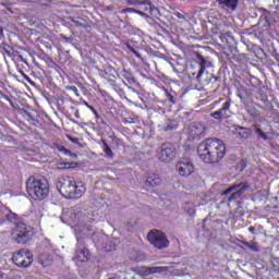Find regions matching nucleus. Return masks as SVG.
Returning a JSON list of instances; mask_svg holds the SVG:
<instances>
[{
    "label": "nucleus",
    "instance_id": "f257e3e1",
    "mask_svg": "<svg viewBox=\"0 0 279 279\" xmlns=\"http://www.w3.org/2000/svg\"><path fill=\"white\" fill-rule=\"evenodd\" d=\"M197 156L207 165H217L225 159L226 145L218 138L203 140L197 146Z\"/></svg>",
    "mask_w": 279,
    "mask_h": 279
},
{
    "label": "nucleus",
    "instance_id": "f03ea898",
    "mask_svg": "<svg viewBox=\"0 0 279 279\" xmlns=\"http://www.w3.org/2000/svg\"><path fill=\"white\" fill-rule=\"evenodd\" d=\"M56 189H58L61 196L68 199H80L86 191L83 182H75V179L71 177L61 178L56 183Z\"/></svg>",
    "mask_w": 279,
    "mask_h": 279
},
{
    "label": "nucleus",
    "instance_id": "7ed1b4c3",
    "mask_svg": "<svg viewBox=\"0 0 279 279\" xmlns=\"http://www.w3.org/2000/svg\"><path fill=\"white\" fill-rule=\"evenodd\" d=\"M50 193V185L45 178L28 177L26 179V195L35 202L45 201Z\"/></svg>",
    "mask_w": 279,
    "mask_h": 279
},
{
    "label": "nucleus",
    "instance_id": "20e7f679",
    "mask_svg": "<svg viewBox=\"0 0 279 279\" xmlns=\"http://www.w3.org/2000/svg\"><path fill=\"white\" fill-rule=\"evenodd\" d=\"M11 262L19 268H28L33 265V254L27 248H21L13 253Z\"/></svg>",
    "mask_w": 279,
    "mask_h": 279
},
{
    "label": "nucleus",
    "instance_id": "39448f33",
    "mask_svg": "<svg viewBox=\"0 0 279 279\" xmlns=\"http://www.w3.org/2000/svg\"><path fill=\"white\" fill-rule=\"evenodd\" d=\"M146 239L148 240V243L150 245L155 246V248L162 250L168 246H170V241L166 238L165 232L160 230H150L148 234L146 235Z\"/></svg>",
    "mask_w": 279,
    "mask_h": 279
},
{
    "label": "nucleus",
    "instance_id": "423d86ee",
    "mask_svg": "<svg viewBox=\"0 0 279 279\" xmlns=\"http://www.w3.org/2000/svg\"><path fill=\"white\" fill-rule=\"evenodd\" d=\"M29 233L27 223L17 222L13 229V240L17 244L25 245L28 242Z\"/></svg>",
    "mask_w": 279,
    "mask_h": 279
},
{
    "label": "nucleus",
    "instance_id": "0eeeda50",
    "mask_svg": "<svg viewBox=\"0 0 279 279\" xmlns=\"http://www.w3.org/2000/svg\"><path fill=\"white\" fill-rule=\"evenodd\" d=\"M248 186L247 183H235L232 186L226 189L225 193H222V195H228L230 193H232V195H230V197L228 198V202H232V201H236L240 197H242L243 193H245V191H247ZM238 190V191H235ZM235 191V192H234Z\"/></svg>",
    "mask_w": 279,
    "mask_h": 279
},
{
    "label": "nucleus",
    "instance_id": "6e6552de",
    "mask_svg": "<svg viewBox=\"0 0 279 279\" xmlns=\"http://www.w3.org/2000/svg\"><path fill=\"white\" fill-rule=\"evenodd\" d=\"M175 159V148L172 144H162L160 151L158 153V160L162 162H172Z\"/></svg>",
    "mask_w": 279,
    "mask_h": 279
},
{
    "label": "nucleus",
    "instance_id": "1a4fd4ad",
    "mask_svg": "<svg viewBox=\"0 0 279 279\" xmlns=\"http://www.w3.org/2000/svg\"><path fill=\"white\" fill-rule=\"evenodd\" d=\"M185 133L190 136V141H199L205 137V126L199 123H191L185 129Z\"/></svg>",
    "mask_w": 279,
    "mask_h": 279
},
{
    "label": "nucleus",
    "instance_id": "9d476101",
    "mask_svg": "<svg viewBox=\"0 0 279 279\" xmlns=\"http://www.w3.org/2000/svg\"><path fill=\"white\" fill-rule=\"evenodd\" d=\"M98 74L100 77L105 78L110 85L114 86L116 81L119 77L118 72L116 71L114 66L105 65L102 69L98 70Z\"/></svg>",
    "mask_w": 279,
    "mask_h": 279
},
{
    "label": "nucleus",
    "instance_id": "9b49d317",
    "mask_svg": "<svg viewBox=\"0 0 279 279\" xmlns=\"http://www.w3.org/2000/svg\"><path fill=\"white\" fill-rule=\"evenodd\" d=\"M175 170L181 177L185 178L190 177L195 171V168L189 159H180V161L175 163Z\"/></svg>",
    "mask_w": 279,
    "mask_h": 279
},
{
    "label": "nucleus",
    "instance_id": "f8f14e48",
    "mask_svg": "<svg viewBox=\"0 0 279 279\" xmlns=\"http://www.w3.org/2000/svg\"><path fill=\"white\" fill-rule=\"evenodd\" d=\"M89 258H90V251H88L84 242L78 241L77 248L75 250V257H73V259L84 263V262H87Z\"/></svg>",
    "mask_w": 279,
    "mask_h": 279
},
{
    "label": "nucleus",
    "instance_id": "ddd939ff",
    "mask_svg": "<svg viewBox=\"0 0 279 279\" xmlns=\"http://www.w3.org/2000/svg\"><path fill=\"white\" fill-rule=\"evenodd\" d=\"M137 10L147 13L150 19H157L159 15V11L157 8H155V4L150 2V0H143V4H137Z\"/></svg>",
    "mask_w": 279,
    "mask_h": 279
},
{
    "label": "nucleus",
    "instance_id": "4468645a",
    "mask_svg": "<svg viewBox=\"0 0 279 279\" xmlns=\"http://www.w3.org/2000/svg\"><path fill=\"white\" fill-rule=\"evenodd\" d=\"M232 106V99H228L222 104V108L218 109L217 111L210 113V117L215 120H222L228 118V112H230V107Z\"/></svg>",
    "mask_w": 279,
    "mask_h": 279
},
{
    "label": "nucleus",
    "instance_id": "2eb2a0df",
    "mask_svg": "<svg viewBox=\"0 0 279 279\" xmlns=\"http://www.w3.org/2000/svg\"><path fill=\"white\" fill-rule=\"evenodd\" d=\"M195 62L197 63V72H191V75L197 77V80L199 81L203 76V73H205L207 61L203 58V56L197 53V56L195 57Z\"/></svg>",
    "mask_w": 279,
    "mask_h": 279
},
{
    "label": "nucleus",
    "instance_id": "dca6fc26",
    "mask_svg": "<svg viewBox=\"0 0 279 279\" xmlns=\"http://www.w3.org/2000/svg\"><path fill=\"white\" fill-rule=\"evenodd\" d=\"M161 184L162 179L158 177V174L151 173L146 177L145 190L148 191V189H155L157 186H160Z\"/></svg>",
    "mask_w": 279,
    "mask_h": 279
},
{
    "label": "nucleus",
    "instance_id": "f3484780",
    "mask_svg": "<svg viewBox=\"0 0 279 279\" xmlns=\"http://www.w3.org/2000/svg\"><path fill=\"white\" fill-rule=\"evenodd\" d=\"M260 110H263V107L254 101L245 104V111L253 118L260 117Z\"/></svg>",
    "mask_w": 279,
    "mask_h": 279
},
{
    "label": "nucleus",
    "instance_id": "a211bd4d",
    "mask_svg": "<svg viewBox=\"0 0 279 279\" xmlns=\"http://www.w3.org/2000/svg\"><path fill=\"white\" fill-rule=\"evenodd\" d=\"M239 0H218V5H220L226 11L234 12L238 8Z\"/></svg>",
    "mask_w": 279,
    "mask_h": 279
},
{
    "label": "nucleus",
    "instance_id": "6ab92c4d",
    "mask_svg": "<svg viewBox=\"0 0 279 279\" xmlns=\"http://www.w3.org/2000/svg\"><path fill=\"white\" fill-rule=\"evenodd\" d=\"M52 149L58 150L59 153L63 154V156H69L71 158H77V155H75L74 153H71V150H69L68 148H65L59 144L53 143Z\"/></svg>",
    "mask_w": 279,
    "mask_h": 279
},
{
    "label": "nucleus",
    "instance_id": "aec40b11",
    "mask_svg": "<svg viewBox=\"0 0 279 279\" xmlns=\"http://www.w3.org/2000/svg\"><path fill=\"white\" fill-rule=\"evenodd\" d=\"M209 85L214 89V92L217 93L222 86V80L220 78V76L213 75L209 80Z\"/></svg>",
    "mask_w": 279,
    "mask_h": 279
},
{
    "label": "nucleus",
    "instance_id": "412c9836",
    "mask_svg": "<svg viewBox=\"0 0 279 279\" xmlns=\"http://www.w3.org/2000/svg\"><path fill=\"white\" fill-rule=\"evenodd\" d=\"M128 13H133V14H137L138 16L143 17V19H149L150 16L143 12V11H138L136 9H133V8H125V9H122V11H120V14H128Z\"/></svg>",
    "mask_w": 279,
    "mask_h": 279
},
{
    "label": "nucleus",
    "instance_id": "4be33fe9",
    "mask_svg": "<svg viewBox=\"0 0 279 279\" xmlns=\"http://www.w3.org/2000/svg\"><path fill=\"white\" fill-rule=\"evenodd\" d=\"M102 151L105 153L106 159H114V151H112V148L106 143L105 140H102V146H101Z\"/></svg>",
    "mask_w": 279,
    "mask_h": 279
},
{
    "label": "nucleus",
    "instance_id": "5701e85b",
    "mask_svg": "<svg viewBox=\"0 0 279 279\" xmlns=\"http://www.w3.org/2000/svg\"><path fill=\"white\" fill-rule=\"evenodd\" d=\"M77 162H58V170L75 169Z\"/></svg>",
    "mask_w": 279,
    "mask_h": 279
},
{
    "label": "nucleus",
    "instance_id": "b1692460",
    "mask_svg": "<svg viewBox=\"0 0 279 279\" xmlns=\"http://www.w3.org/2000/svg\"><path fill=\"white\" fill-rule=\"evenodd\" d=\"M243 246L251 250V252H259V246L257 243L250 244V242L242 241L241 242Z\"/></svg>",
    "mask_w": 279,
    "mask_h": 279
},
{
    "label": "nucleus",
    "instance_id": "393cba45",
    "mask_svg": "<svg viewBox=\"0 0 279 279\" xmlns=\"http://www.w3.org/2000/svg\"><path fill=\"white\" fill-rule=\"evenodd\" d=\"M122 77L125 78L130 84L135 83V78H133L132 74L128 71H122Z\"/></svg>",
    "mask_w": 279,
    "mask_h": 279
},
{
    "label": "nucleus",
    "instance_id": "a878e982",
    "mask_svg": "<svg viewBox=\"0 0 279 279\" xmlns=\"http://www.w3.org/2000/svg\"><path fill=\"white\" fill-rule=\"evenodd\" d=\"M255 133H257V135H259L263 141H269V137L267 136L269 135V132L265 133L260 129H257L255 130Z\"/></svg>",
    "mask_w": 279,
    "mask_h": 279
},
{
    "label": "nucleus",
    "instance_id": "bb28decb",
    "mask_svg": "<svg viewBox=\"0 0 279 279\" xmlns=\"http://www.w3.org/2000/svg\"><path fill=\"white\" fill-rule=\"evenodd\" d=\"M3 51L9 58L13 56V48L10 45H3Z\"/></svg>",
    "mask_w": 279,
    "mask_h": 279
},
{
    "label": "nucleus",
    "instance_id": "cd10ccee",
    "mask_svg": "<svg viewBox=\"0 0 279 279\" xmlns=\"http://www.w3.org/2000/svg\"><path fill=\"white\" fill-rule=\"evenodd\" d=\"M165 270V267H150L148 274H160Z\"/></svg>",
    "mask_w": 279,
    "mask_h": 279
},
{
    "label": "nucleus",
    "instance_id": "c85d7f7f",
    "mask_svg": "<svg viewBox=\"0 0 279 279\" xmlns=\"http://www.w3.org/2000/svg\"><path fill=\"white\" fill-rule=\"evenodd\" d=\"M163 95L166 98H168V101L175 104V99L173 98V95L168 92V89L163 88Z\"/></svg>",
    "mask_w": 279,
    "mask_h": 279
},
{
    "label": "nucleus",
    "instance_id": "c756f323",
    "mask_svg": "<svg viewBox=\"0 0 279 279\" xmlns=\"http://www.w3.org/2000/svg\"><path fill=\"white\" fill-rule=\"evenodd\" d=\"M65 90L73 92L75 97H80V89H77V87H75V86H68V87H65Z\"/></svg>",
    "mask_w": 279,
    "mask_h": 279
},
{
    "label": "nucleus",
    "instance_id": "7c9ffc66",
    "mask_svg": "<svg viewBox=\"0 0 279 279\" xmlns=\"http://www.w3.org/2000/svg\"><path fill=\"white\" fill-rule=\"evenodd\" d=\"M71 23H73V25H75V27H82V28H87L88 27L87 23H81L77 20H73V21H71Z\"/></svg>",
    "mask_w": 279,
    "mask_h": 279
},
{
    "label": "nucleus",
    "instance_id": "2f4dec72",
    "mask_svg": "<svg viewBox=\"0 0 279 279\" xmlns=\"http://www.w3.org/2000/svg\"><path fill=\"white\" fill-rule=\"evenodd\" d=\"M245 168H247V160L246 159L240 160V162L238 163V169H240V171H243L245 170Z\"/></svg>",
    "mask_w": 279,
    "mask_h": 279
},
{
    "label": "nucleus",
    "instance_id": "473e14b6",
    "mask_svg": "<svg viewBox=\"0 0 279 279\" xmlns=\"http://www.w3.org/2000/svg\"><path fill=\"white\" fill-rule=\"evenodd\" d=\"M126 4L137 7V5H142L143 1H141V0H126Z\"/></svg>",
    "mask_w": 279,
    "mask_h": 279
},
{
    "label": "nucleus",
    "instance_id": "72a5a7b5",
    "mask_svg": "<svg viewBox=\"0 0 279 279\" xmlns=\"http://www.w3.org/2000/svg\"><path fill=\"white\" fill-rule=\"evenodd\" d=\"M257 99H259L260 101H266L268 99L267 93H263L262 90H259L257 93Z\"/></svg>",
    "mask_w": 279,
    "mask_h": 279
},
{
    "label": "nucleus",
    "instance_id": "f704fd0d",
    "mask_svg": "<svg viewBox=\"0 0 279 279\" xmlns=\"http://www.w3.org/2000/svg\"><path fill=\"white\" fill-rule=\"evenodd\" d=\"M87 109L95 114L96 119H100V114H98L97 109L95 107H87Z\"/></svg>",
    "mask_w": 279,
    "mask_h": 279
},
{
    "label": "nucleus",
    "instance_id": "c9c22d12",
    "mask_svg": "<svg viewBox=\"0 0 279 279\" xmlns=\"http://www.w3.org/2000/svg\"><path fill=\"white\" fill-rule=\"evenodd\" d=\"M173 16L178 17V20H181V21H184V20H185V15H183V14L180 13V12H174V13H173Z\"/></svg>",
    "mask_w": 279,
    "mask_h": 279
},
{
    "label": "nucleus",
    "instance_id": "e433bc0d",
    "mask_svg": "<svg viewBox=\"0 0 279 279\" xmlns=\"http://www.w3.org/2000/svg\"><path fill=\"white\" fill-rule=\"evenodd\" d=\"M5 219H7L9 222L13 221V219H15V214H8V215L5 216Z\"/></svg>",
    "mask_w": 279,
    "mask_h": 279
},
{
    "label": "nucleus",
    "instance_id": "4c0bfd02",
    "mask_svg": "<svg viewBox=\"0 0 279 279\" xmlns=\"http://www.w3.org/2000/svg\"><path fill=\"white\" fill-rule=\"evenodd\" d=\"M45 257H48V255L40 254V256L38 257V260H40V265L43 266H45Z\"/></svg>",
    "mask_w": 279,
    "mask_h": 279
},
{
    "label": "nucleus",
    "instance_id": "58836bf2",
    "mask_svg": "<svg viewBox=\"0 0 279 279\" xmlns=\"http://www.w3.org/2000/svg\"><path fill=\"white\" fill-rule=\"evenodd\" d=\"M225 101V98H218V100H215V102H213V106L217 107L220 104H222Z\"/></svg>",
    "mask_w": 279,
    "mask_h": 279
},
{
    "label": "nucleus",
    "instance_id": "ea45409f",
    "mask_svg": "<svg viewBox=\"0 0 279 279\" xmlns=\"http://www.w3.org/2000/svg\"><path fill=\"white\" fill-rule=\"evenodd\" d=\"M0 98L8 101L11 105V99L7 95L1 94Z\"/></svg>",
    "mask_w": 279,
    "mask_h": 279
},
{
    "label": "nucleus",
    "instance_id": "a19ab883",
    "mask_svg": "<svg viewBox=\"0 0 279 279\" xmlns=\"http://www.w3.org/2000/svg\"><path fill=\"white\" fill-rule=\"evenodd\" d=\"M248 231H250L251 234H257V232H256L257 229L253 226L250 227Z\"/></svg>",
    "mask_w": 279,
    "mask_h": 279
},
{
    "label": "nucleus",
    "instance_id": "79ce46f5",
    "mask_svg": "<svg viewBox=\"0 0 279 279\" xmlns=\"http://www.w3.org/2000/svg\"><path fill=\"white\" fill-rule=\"evenodd\" d=\"M272 58H275L276 63L279 64V54H278V52H275V54H272Z\"/></svg>",
    "mask_w": 279,
    "mask_h": 279
},
{
    "label": "nucleus",
    "instance_id": "37998d69",
    "mask_svg": "<svg viewBox=\"0 0 279 279\" xmlns=\"http://www.w3.org/2000/svg\"><path fill=\"white\" fill-rule=\"evenodd\" d=\"M75 118L80 119L81 116H80V110L78 109H75V113H74Z\"/></svg>",
    "mask_w": 279,
    "mask_h": 279
},
{
    "label": "nucleus",
    "instance_id": "c03bdc74",
    "mask_svg": "<svg viewBox=\"0 0 279 279\" xmlns=\"http://www.w3.org/2000/svg\"><path fill=\"white\" fill-rule=\"evenodd\" d=\"M154 110H155L156 112H165V109H162V108H158V109L154 108Z\"/></svg>",
    "mask_w": 279,
    "mask_h": 279
},
{
    "label": "nucleus",
    "instance_id": "a18cd8bd",
    "mask_svg": "<svg viewBox=\"0 0 279 279\" xmlns=\"http://www.w3.org/2000/svg\"><path fill=\"white\" fill-rule=\"evenodd\" d=\"M133 54H134L135 57H137V58H141L140 52H137V51H135V50H133Z\"/></svg>",
    "mask_w": 279,
    "mask_h": 279
},
{
    "label": "nucleus",
    "instance_id": "49530a36",
    "mask_svg": "<svg viewBox=\"0 0 279 279\" xmlns=\"http://www.w3.org/2000/svg\"><path fill=\"white\" fill-rule=\"evenodd\" d=\"M83 106H85V107H87V108H88V107H93V106L88 105L87 101H84V102H83Z\"/></svg>",
    "mask_w": 279,
    "mask_h": 279
},
{
    "label": "nucleus",
    "instance_id": "de8ad7c7",
    "mask_svg": "<svg viewBox=\"0 0 279 279\" xmlns=\"http://www.w3.org/2000/svg\"><path fill=\"white\" fill-rule=\"evenodd\" d=\"M170 130H171V128H170V126L166 128V131H170Z\"/></svg>",
    "mask_w": 279,
    "mask_h": 279
},
{
    "label": "nucleus",
    "instance_id": "09e8293b",
    "mask_svg": "<svg viewBox=\"0 0 279 279\" xmlns=\"http://www.w3.org/2000/svg\"><path fill=\"white\" fill-rule=\"evenodd\" d=\"M270 130H271L270 124H268V131H270Z\"/></svg>",
    "mask_w": 279,
    "mask_h": 279
},
{
    "label": "nucleus",
    "instance_id": "8fccbe9b",
    "mask_svg": "<svg viewBox=\"0 0 279 279\" xmlns=\"http://www.w3.org/2000/svg\"><path fill=\"white\" fill-rule=\"evenodd\" d=\"M257 228H259V229H263V227L259 225V226H257Z\"/></svg>",
    "mask_w": 279,
    "mask_h": 279
},
{
    "label": "nucleus",
    "instance_id": "3c124183",
    "mask_svg": "<svg viewBox=\"0 0 279 279\" xmlns=\"http://www.w3.org/2000/svg\"><path fill=\"white\" fill-rule=\"evenodd\" d=\"M0 279H3V276H2V274H0Z\"/></svg>",
    "mask_w": 279,
    "mask_h": 279
},
{
    "label": "nucleus",
    "instance_id": "603ef678",
    "mask_svg": "<svg viewBox=\"0 0 279 279\" xmlns=\"http://www.w3.org/2000/svg\"><path fill=\"white\" fill-rule=\"evenodd\" d=\"M63 39L68 40V37H64V36H63Z\"/></svg>",
    "mask_w": 279,
    "mask_h": 279
},
{
    "label": "nucleus",
    "instance_id": "864d4df0",
    "mask_svg": "<svg viewBox=\"0 0 279 279\" xmlns=\"http://www.w3.org/2000/svg\"><path fill=\"white\" fill-rule=\"evenodd\" d=\"M77 20L83 21V19L77 17Z\"/></svg>",
    "mask_w": 279,
    "mask_h": 279
},
{
    "label": "nucleus",
    "instance_id": "5fc2aeb1",
    "mask_svg": "<svg viewBox=\"0 0 279 279\" xmlns=\"http://www.w3.org/2000/svg\"><path fill=\"white\" fill-rule=\"evenodd\" d=\"M77 20L83 21V19L77 17Z\"/></svg>",
    "mask_w": 279,
    "mask_h": 279
},
{
    "label": "nucleus",
    "instance_id": "6e6d98bb",
    "mask_svg": "<svg viewBox=\"0 0 279 279\" xmlns=\"http://www.w3.org/2000/svg\"><path fill=\"white\" fill-rule=\"evenodd\" d=\"M278 68H279V63H278Z\"/></svg>",
    "mask_w": 279,
    "mask_h": 279
},
{
    "label": "nucleus",
    "instance_id": "4d7b16f0",
    "mask_svg": "<svg viewBox=\"0 0 279 279\" xmlns=\"http://www.w3.org/2000/svg\"><path fill=\"white\" fill-rule=\"evenodd\" d=\"M278 189H279V184H278Z\"/></svg>",
    "mask_w": 279,
    "mask_h": 279
}]
</instances>
